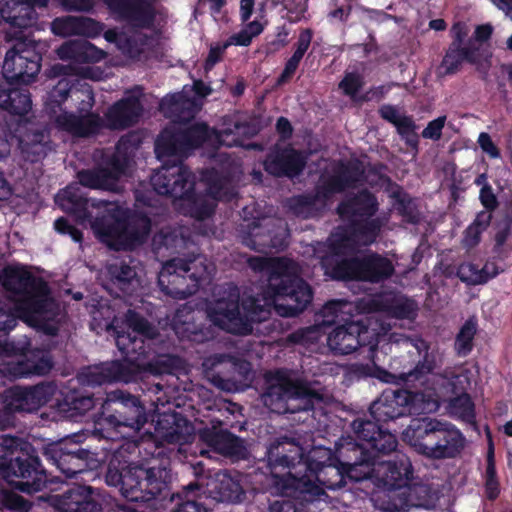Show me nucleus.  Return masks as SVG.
Listing matches in <instances>:
<instances>
[{
  "label": "nucleus",
  "instance_id": "obj_2",
  "mask_svg": "<svg viewBox=\"0 0 512 512\" xmlns=\"http://www.w3.org/2000/svg\"><path fill=\"white\" fill-rule=\"evenodd\" d=\"M351 428L358 441L350 436L342 437L335 450H328L327 454L347 470L349 480L360 482L371 476L375 458L395 451L398 441L394 434L366 417L354 419Z\"/></svg>",
  "mask_w": 512,
  "mask_h": 512
},
{
  "label": "nucleus",
  "instance_id": "obj_23",
  "mask_svg": "<svg viewBox=\"0 0 512 512\" xmlns=\"http://www.w3.org/2000/svg\"><path fill=\"white\" fill-rule=\"evenodd\" d=\"M411 345L418 354V360L404 368L398 375V378L404 383L415 384L417 382L423 384L427 381L429 375L434 374L436 369L443 365V353L439 347H432L424 338L417 336L410 339Z\"/></svg>",
  "mask_w": 512,
  "mask_h": 512
},
{
  "label": "nucleus",
  "instance_id": "obj_40",
  "mask_svg": "<svg viewBox=\"0 0 512 512\" xmlns=\"http://www.w3.org/2000/svg\"><path fill=\"white\" fill-rule=\"evenodd\" d=\"M173 330L181 341H189L197 344L214 339L215 333L211 325L206 326L202 322H196L193 313H188L184 320L177 313Z\"/></svg>",
  "mask_w": 512,
  "mask_h": 512
},
{
  "label": "nucleus",
  "instance_id": "obj_31",
  "mask_svg": "<svg viewBox=\"0 0 512 512\" xmlns=\"http://www.w3.org/2000/svg\"><path fill=\"white\" fill-rule=\"evenodd\" d=\"M49 503L57 512H102L90 486H76L61 495H52Z\"/></svg>",
  "mask_w": 512,
  "mask_h": 512
},
{
  "label": "nucleus",
  "instance_id": "obj_33",
  "mask_svg": "<svg viewBox=\"0 0 512 512\" xmlns=\"http://www.w3.org/2000/svg\"><path fill=\"white\" fill-rule=\"evenodd\" d=\"M152 421L157 435L169 444H184L192 435L191 422L179 412H162Z\"/></svg>",
  "mask_w": 512,
  "mask_h": 512
},
{
  "label": "nucleus",
  "instance_id": "obj_60",
  "mask_svg": "<svg viewBox=\"0 0 512 512\" xmlns=\"http://www.w3.org/2000/svg\"><path fill=\"white\" fill-rule=\"evenodd\" d=\"M33 351L31 340L25 335L18 339L0 340V355L2 356L23 357Z\"/></svg>",
  "mask_w": 512,
  "mask_h": 512
},
{
  "label": "nucleus",
  "instance_id": "obj_29",
  "mask_svg": "<svg viewBox=\"0 0 512 512\" xmlns=\"http://www.w3.org/2000/svg\"><path fill=\"white\" fill-rule=\"evenodd\" d=\"M413 476V468L408 458L395 461H378L375 458L372 465L371 476L378 486L393 491L406 487Z\"/></svg>",
  "mask_w": 512,
  "mask_h": 512
},
{
  "label": "nucleus",
  "instance_id": "obj_17",
  "mask_svg": "<svg viewBox=\"0 0 512 512\" xmlns=\"http://www.w3.org/2000/svg\"><path fill=\"white\" fill-rule=\"evenodd\" d=\"M74 438L75 436L65 437L43 447V455L47 461L55 465L67 478L87 471L93 460V453Z\"/></svg>",
  "mask_w": 512,
  "mask_h": 512
},
{
  "label": "nucleus",
  "instance_id": "obj_56",
  "mask_svg": "<svg viewBox=\"0 0 512 512\" xmlns=\"http://www.w3.org/2000/svg\"><path fill=\"white\" fill-rule=\"evenodd\" d=\"M451 412L467 423H474L476 418L475 404L471 396L464 392L449 402Z\"/></svg>",
  "mask_w": 512,
  "mask_h": 512
},
{
  "label": "nucleus",
  "instance_id": "obj_6",
  "mask_svg": "<svg viewBox=\"0 0 512 512\" xmlns=\"http://www.w3.org/2000/svg\"><path fill=\"white\" fill-rule=\"evenodd\" d=\"M169 471L163 466L145 467L111 460L105 473L108 486L131 502L164 500L170 495Z\"/></svg>",
  "mask_w": 512,
  "mask_h": 512
},
{
  "label": "nucleus",
  "instance_id": "obj_38",
  "mask_svg": "<svg viewBox=\"0 0 512 512\" xmlns=\"http://www.w3.org/2000/svg\"><path fill=\"white\" fill-rule=\"evenodd\" d=\"M48 0H0L4 21L16 28H28L36 22L35 7H45Z\"/></svg>",
  "mask_w": 512,
  "mask_h": 512
},
{
  "label": "nucleus",
  "instance_id": "obj_11",
  "mask_svg": "<svg viewBox=\"0 0 512 512\" xmlns=\"http://www.w3.org/2000/svg\"><path fill=\"white\" fill-rule=\"evenodd\" d=\"M321 265L325 275L336 281L377 284L389 279L395 272L393 262L377 252L342 259L323 258Z\"/></svg>",
  "mask_w": 512,
  "mask_h": 512
},
{
  "label": "nucleus",
  "instance_id": "obj_34",
  "mask_svg": "<svg viewBox=\"0 0 512 512\" xmlns=\"http://www.w3.org/2000/svg\"><path fill=\"white\" fill-rule=\"evenodd\" d=\"M368 312H380L396 319L414 320L417 317L418 305L415 300L405 296L379 294L365 304Z\"/></svg>",
  "mask_w": 512,
  "mask_h": 512
},
{
  "label": "nucleus",
  "instance_id": "obj_52",
  "mask_svg": "<svg viewBox=\"0 0 512 512\" xmlns=\"http://www.w3.org/2000/svg\"><path fill=\"white\" fill-rule=\"evenodd\" d=\"M349 223L351 233L363 241L364 244H372L380 234L382 222L379 218L354 219Z\"/></svg>",
  "mask_w": 512,
  "mask_h": 512
},
{
  "label": "nucleus",
  "instance_id": "obj_1",
  "mask_svg": "<svg viewBox=\"0 0 512 512\" xmlns=\"http://www.w3.org/2000/svg\"><path fill=\"white\" fill-rule=\"evenodd\" d=\"M3 289L18 297L15 311L30 327L47 336L60 330V307L51 296L48 283L23 265H9L0 273Z\"/></svg>",
  "mask_w": 512,
  "mask_h": 512
},
{
  "label": "nucleus",
  "instance_id": "obj_46",
  "mask_svg": "<svg viewBox=\"0 0 512 512\" xmlns=\"http://www.w3.org/2000/svg\"><path fill=\"white\" fill-rule=\"evenodd\" d=\"M364 170L359 165H343L340 171L322 182L328 192L333 196L345 189L354 187L363 176Z\"/></svg>",
  "mask_w": 512,
  "mask_h": 512
},
{
  "label": "nucleus",
  "instance_id": "obj_57",
  "mask_svg": "<svg viewBox=\"0 0 512 512\" xmlns=\"http://www.w3.org/2000/svg\"><path fill=\"white\" fill-rule=\"evenodd\" d=\"M126 323L132 330V335L145 337L146 339H154L156 337L155 327L141 314L136 311L128 310L126 314Z\"/></svg>",
  "mask_w": 512,
  "mask_h": 512
},
{
  "label": "nucleus",
  "instance_id": "obj_19",
  "mask_svg": "<svg viewBox=\"0 0 512 512\" xmlns=\"http://www.w3.org/2000/svg\"><path fill=\"white\" fill-rule=\"evenodd\" d=\"M42 56L25 42L15 43L7 52L2 75L9 85L29 84L41 69Z\"/></svg>",
  "mask_w": 512,
  "mask_h": 512
},
{
  "label": "nucleus",
  "instance_id": "obj_18",
  "mask_svg": "<svg viewBox=\"0 0 512 512\" xmlns=\"http://www.w3.org/2000/svg\"><path fill=\"white\" fill-rule=\"evenodd\" d=\"M377 331L370 327L368 317L345 320L337 325L327 337L329 348L339 355H348L359 347H369L370 350L377 346Z\"/></svg>",
  "mask_w": 512,
  "mask_h": 512
},
{
  "label": "nucleus",
  "instance_id": "obj_14",
  "mask_svg": "<svg viewBox=\"0 0 512 512\" xmlns=\"http://www.w3.org/2000/svg\"><path fill=\"white\" fill-rule=\"evenodd\" d=\"M210 138V128L206 123H194L186 128L167 127L155 141V153L158 159L172 157L171 165L183 163L193 150L201 147ZM164 165H169L164 163Z\"/></svg>",
  "mask_w": 512,
  "mask_h": 512
},
{
  "label": "nucleus",
  "instance_id": "obj_13",
  "mask_svg": "<svg viewBox=\"0 0 512 512\" xmlns=\"http://www.w3.org/2000/svg\"><path fill=\"white\" fill-rule=\"evenodd\" d=\"M206 271L207 267L200 254L174 258L160 271L158 285L164 294L174 299H186L198 289Z\"/></svg>",
  "mask_w": 512,
  "mask_h": 512
},
{
  "label": "nucleus",
  "instance_id": "obj_21",
  "mask_svg": "<svg viewBox=\"0 0 512 512\" xmlns=\"http://www.w3.org/2000/svg\"><path fill=\"white\" fill-rule=\"evenodd\" d=\"M86 97L87 100H82L78 107L79 114L63 111L56 118V123L62 130L81 138L95 136L106 127L102 117L91 111L95 103L94 95L89 93Z\"/></svg>",
  "mask_w": 512,
  "mask_h": 512
},
{
  "label": "nucleus",
  "instance_id": "obj_37",
  "mask_svg": "<svg viewBox=\"0 0 512 512\" xmlns=\"http://www.w3.org/2000/svg\"><path fill=\"white\" fill-rule=\"evenodd\" d=\"M0 108L6 110L11 115L18 116V128L26 127L29 123L28 113L32 109V100L30 92L25 87H14L5 84H0Z\"/></svg>",
  "mask_w": 512,
  "mask_h": 512
},
{
  "label": "nucleus",
  "instance_id": "obj_36",
  "mask_svg": "<svg viewBox=\"0 0 512 512\" xmlns=\"http://www.w3.org/2000/svg\"><path fill=\"white\" fill-rule=\"evenodd\" d=\"M53 366L54 362L50 350L34 348L33 352L21 357L20 360L8 363L7 373L15 379L32 375L44 376L52 370Z\"/></svg>",
  "mask_w": 512,
  "mask_h": 512
},
{
  "label": "nucleus",
  "instance_id": "obj_42",
  "mask_svg": "<svg viewBox=\"0 0 512 512\" xmlns=\"http://www.w3.org/2000/svg\"><path fill=\"white\" fill-rule=\"evenodd\" d=\"M313 36L314 32L311 28H304L300 30L297 40L293 45V54L286 61L284 69L277 78V85H284L292 79L304 55L311 46Z\"/></svg>",
  "mask_w": 512,
  "mask_h": 512
},
{
  "label": "nucleus",
  "instance_id": "obj_50",
  "mask_svg": "<svg viewBox=\"0 0 512 512\" xmlns=\"http://www.w3.org/2000/svg\"><path fill=\"white\" fill-rule=\"evenodd\" d=\"M391 197L395 200V208L403 221L414 225L420 223L421 212L416 201L409 194L403 192L398 186V189L392 192Z\"/></svg>",
  "mask_w": 512,
  "mask_h": 512
},
{
  "label": "nucleus",
  "instance_id": "obj_55",
  "mask_svg": "<svg viewBox=\"0 0 512 512\" xmlns=\"http://www.w3.org/2000/svg\"><path fill=\"white\" fill-rule=\"evenodd\" d=\"M184 238L180 235L179 230L171 227L162 228L153 236V245L156 249L165 248L171 253L178 252V248H182Z\"/></svg>",
  "mask_w": 512,
  "mask_h": 512
},
{
  "label": "nucleus",
  "instance_id": "obj_9",
  "mask_svg": "<svg viewBox=\"0 0 512 512\" xmlns=\"http://www.w3.org/2000/svg\"><path fill=\"white\" fill-rule=\"evenodd\" d=\"M269 385L263 394L266 406L278 413H297L314 411L321 406L324 394L313 387L312 383L300 378L287 368H279L269 373Z\"/></svg>",
  "mask_w": 512,
  "mask_h": 512
},
{
  "label": "nucleus",
  "instance_id": "obj_20",
  "mask_svg": "<svg viewBox=\"0 0 512 512\" xmlns=\"http://www.w3.org/2000/svg\"><path fill=\"white\" fill-rule=\"evenodd\" d=\"M56 389L54 382L47 381L33 386H12L6 391L4 410L7 414L36 412L53 398Z\"/></svg>",
  "mask_w": 512,
  "mask_h": 512
},
{
  "label": "nucleus",
  "instance_id": "obj_27",
  "mask_svg": "<svg viewBox=\"0 0 512 512\" xmlns=\"http://www.w3.org/2000/svg\"><path fill=\"white\" fill-rule=\"evenodd\" d=\"M211 324L235 335H248L252 332L251 323L242 316L238 296L228 300L219 299L208 311Z\"/></svg>",
  "mask_w": 512,
  "mask_h": 512
},
{
  "label": "nucleus",
  "instance_id": "obj_26",
  "mask_svg": "<svg viewBox=\"0 0 512 512\" xmlns=\"http://www.w3.org/2000/svg\"><path fill=\"white\" fill-rule=\"evenodd\" d=\"M267 467L274 481L290 473L303 459L301 446L287 436L274 439L265 453Z\"/></svg>",
  "mask_w": 512,
  "mask_h": 512
},
{
  "label": "nucleus",
  "instance_id": "obj_62",
  "mask_svg": "<svg viewBox=\"0 0 512 512\" xmlns=\"http://www.w3.org/2000/svg\"><path fill=\"white\" fill-rule=\"evenodd\" d=\"M65 401L70 410L75 411L77 414L84 415L96 406L97 399H95L91 393L72 391L66 395Z\"/></svg>",
  "mask_w": 512,
  "mask_h": 512
},
{
  "label": "nucleus",
  "instance_id": "obj_51",
  "mask_svg": "<svg viewBox=\"0 0 512 512\" xmlns=\"http://www.w3.org/2000/svg\"><path fill=\"white\" fill-rule=\"evenodd\" d=\"M181 360L178 356L171 354H162L156 358L146 361L143 365L141 378L143 380L147 375L160 376L163 374H173L180 367Z\"/></svg>",
  "mask_w": 512,
  "mask_h": 512
},
{
  "label": "nucleus",
  "instance_id": "obj_8",
  "mask_svg": "<svg viewBox=\"0 0 512 512\" xmlns=\"http://www.w3.org/2000/svg\"><path fill=\"white\" fill-rule=\"evenodd\" d=\"M144 339L131 333L118 335L116 343L123 358L88 368L79 374V381L92 387L114 382H138L148 354Z\"/></svg>",
  "mask_w": 512,
  "mask_h": 512
},
{
  "label": "nucleus",
  "instance_id": "obj_58",
  "mask_svg": "<svg viewBox=\"0 0 512 512\" xmlns=\"http://www.w3.org/2000/svg\"><path fill=\"white\" fill-rule=\"evenodd\" d=\"M161 105L163 108L167 107L172 113H183V116L179 115L181 120L193 118L195 114L194 101L185 99L180 93L164 98Z\"/></svg>",
  "mask_w": 512,
  "mask_h": 512
},
{
  "label": "nucleus",
  "instance_id": "obj_64",
  "mask_svg": "<svg viewBox=\"0 0 512 512\" xmlns=\"http://www.w3.org/2000/svg\"><path fill=\"white\" fill-rule=\"evenodd\" d=\"M317 203L311 193L293 196L288 199L289 209L297 216L308 218L316 210Z\"/></svg>",
  "mask_w": 512,
  "mask_h": 512
},
{
  "label": "nucleus",
  "instance_id": "obj_4",
  "mask_svg": "<svg viewBox=\"0 0 512 512\" xmlns=\"http://www.w3.org/2000/svg\"><path fill=\"white\" fill-rule=\"evenodd\" d=\"M0 474L21 492L31 494L46 488L48 475L35 447L11 435L0 436Z\"/></svg>",
  "mask_w": 512,
  "mask_h": 512
},
{
  "label": "nucleus",
  "instance_id": "obj_45",
  "mask_svg": "<svg viewBox=\"0 0 512 512\" xmlns=\"http://www.w3.org/2000/svg\"><path fill=\"white\" fill-rule=\"evenodd\" d=\"M364 170L359 165H343L340 171L322 182L328 192L333 196L345 189L354 187L363 176Z\"/></svg>",
  "mask_w": 512,
  "mask_h": 512
},
{
  "label": "nucleus",
  "instance_id": "obj_49",
  "mask_svg": "<svg viewBox=\"0 0 512 512\" xmlns=\"http://www.w3.org/2000/svg\"><path fill=\"white\" fill-rule=\"evenodd\" d=\"M492 218V214L486 211L476 214L473 222L463 232L462 245L464 248L470 250L479 245L481 236L490 226Z\"/></svg>",
  "mask_w": 512,
  "mask_h": 512
},
{
  "label": "nucleus",
  "instance_id": "obj_16",
  "mask_svg": "<svg viewBox=\"0 0 512 512\" xmlns=\"http://www.w3.org/2000/svg\"><path fill=\"white\" fill-rule=\"evenodd\" d=\"M287 235L282 221L270 217L254 218L247 224H241L238 229L241 243L259 253L283 250L288 245Z\"/></svg>",
  "mask_w": 512,
  "mask_h": 512
},
{
  "label": "nucleus",
  "instance_id": "obj_10",
  "mask_svg": "<svg viewBox=\"0 0 512 512\" xmlns=\"http://www.w3.org/2000/svg\"><path fill=\"white\" fill-rule=\"evenodd\" d=\"M403 439L418 454L430 459L454 458L465 446V437L453 424L436 418H413Z\"/></svg>",
  "mask_w": 512,
  "mask_h": 512
},
{
  "label": "nucleus",
  "instance_id": "obj_47",
  "mask_svg": "<svg viewBox=\"0 0 512 512\" xmlns=\"http://www.w3.org/2000/svg\"><path fill=\"white\" fill-rule=\"evenodd\" d=\"M66 201L67 211L81 224L89 223L91 225V222L95 218L92 209H96L97 212H99V201L94 199H88L69 193L66 197Z\"/></svg>",
  "mask_w": 512,
  "mask_h": 512
},
{
  "label": "nucleus",
  "instance_id": "obj_5",
  "mask_svg": "<svg viewBox=\"0 0 512 512\" xmlns=\"http://www.w3.org/2000/svg\"><path fill=\"white\" fill-rule=\"evenodd\" d=\"M91 228L99 241L109 248L127 251L147 241L151 222L147 216H133L126 209L100 200Z\"/></svg>",
  "mask_w": 512,
  "mask_h": 512
},
{
  "label": "nucleus",
  "instance_id": "obj_59",
  "mask_svg": "<svg viewBox=\"0 0 512 512\" xmlns=\"http://www.w3.org/2000/svg\"><path fill=\"white\" fill-rule=\"evenodd\" d=\"M73 87L74 84L64 76L49 92L47 106H49L54 112L56 109L62 111L61 106L71 95Z\"/></svg>",
  "mask_w": 512,
  "mask_h": 512
},
{
  "label": "nucleus",
  "instance_id": "obj_54",
  "mask_svg": "<svg viewBox=\"0 0 512 512\" xmlns=\"http://www.w3.org/2000/svg\"><path fill=\"white\" fill-rule=\"evenodd\" d=\"M476 333L477 323L466 320L455 337L454 350L458 357H466L472 352Z\"/></svg>",
  "mask_w": 512,
  "mask_h": 512
},
{
  "label": "nucleus",
  "instance_id": "obj_3",
  "mask_svg": "<svg viewBox=\"0 0 512 512\" xmlns=\"http://www.w3.org/2000/svg\"><path fill=\"white\" fill-rule=\"evenodd\" d=\"M260 269L268 273L264 296L281 317H295L304 312L313 300L311 286L296 273L294 262L285 257L265 260L252 257Z\"/></svg>",
  "mask_w": 512,
  "mask_h": 512
},
{
  "label": "nucleus",
  "instance_id": "obj_43",
  "mask_svg": "<svg viewBox=\"0 0 512 512\" xmlns=\"http://www.w3.org/2000/svg\"><path fill=\"white\" fill-rule=\"evenodd\" d=\"M107 275L111 283L125 294H131L133 283L138 282L137 272L125 260H116L107 266Z\"/></svg>",
  "mask_w": 512,
  "mask_h": 512
},
{
  "label": "nucleus",
  "instance_id": "obj_7",
  "mask_svg": "<svg viewBox=\"0 0 512 512\" xmlns=\"http://www.w3.org/2000/svg\"><path fill=\"white\" fill-rule=\"evenodd\" d=\"M150 181L158 195L181 200L185 216L203 221L215 213L216 201L196 193L195 174L186 165H164L151 176Z\"/></svg>",
  "mask_w": 512,
  "mask_h": 512
},
{
  "label": "nucleus",
  "instance_id": "obj_61",
  "mask_svg": "<svg viewBox=\"0 0 512 512\" xmlns=\"http://www.w3.org/2000/svg\"><path fill=\"white\" fill-rule=\"evenodd\" d=\"M34 137L35 140L30 143L20 139V147L23 157L26 161L31 163H37L47 155V145L41 140L43 134L36 133L34 134Z\"/></svg>",
  "mask_w": 512,
  "mask_h": 512
},
{
  "label": "nucleus",
  "instance_id": "obj_24",
  "mask_svg": "<svg viewBox=\"0 0 512 512\" xmlns=\"http://www.w3.org/2000/svg\"><path fill=\"white\" fill-rule=\"evenodd\" d=\"M61 60L70 61L69 64H54L51 72L54 76H73L79 74V68L73 64L96 63L104 59L105 52L87 40H72L63 43L57 49Z\"/></svg>",
  "mask_w": 512,
  "mask_h": 512
},
{
  "label": "nucleus",
  "instance_id": "obj_12",
  "mask_svg": "<svg viewBox=\"0 0 512 512\" xmlns=\"http://www.w3.org/2000/svg\"><path fill=\"white\" fill-rule=\"evenodd\" d=\"M437 407L438 403L424 392L387 389L371 403L369 414L373 419L371 421L383 429L380 423H387L406 415L432 412Z\"/></svg>",
  "mask_w": 512,
  "mask_h": 512
},
{
  "label": "nucleus",
  "instance_id": "obj_39",
  "mask_svg": "<svg viewBox=\"0 0 512 512\" xmlns=\"http://www.w3.org/2000/svg\"><path fill=\"white\" fill-rule=\"evenodd\" d=\"M306 469L312 472L314 478L324 489L336 490L342 488L349 479L347 470L336 463L331 454H328L327 459L323 462L308 458Z\"/></svg>",
  "mask_w": 512,
  "mask_h": 512
},
{
  "label": "nucleus",
  "instance_id": "obj_25",
  "mask_svg": "<svg viewBox=\"0 0 512 512\" xmlns=\"http://www.w3.org/2000/svg\"><path fill=\"white\" fill-rule=\"evenodd\" d=\"M307 160L308 154L303 150L292 145H276L266 154L263 168L271 176L293 179L302 174Z\"/></svg>",
  "mask_w": 512,
  "mask_h": 512
},
{
  "label": "nucleus",
  "instance_id": "obj_41",
  "mask_svg": "<svg viewBox=\"0 0 512 512\" xmlns=\"http://www.w3.org/2000/svg\"><path fill=\"white\" fill-rule=\"evenodd\" d=\"M201 179L206 184L207 196L213 200L230 202L235 198L236 191L231 184L229 174L216 168H208L202 172Z\"/></svg>",
  "mask_w": 512,
  "mask_h": 512
},
{
  "label": "nucleus",
  "instance_id": "obj_48",
  "mask_svg": "<svg viewBox=\"0 0 512 512\" xmlns=\"http://www.w3.org/2000/svg\"><path fill=\"white\" fill-rule=\"evenodd\" d=\"M78 182L87 188L114 191L113 177L102 166L77 172Z\"/></svg>",
  "mask_w": 512,
  "mask_h": 512
},
{
  "label": "nucleus",
  "instance_id": "obj_44",
  "mask_svg": "<svg viewBox=\"0 0 512 512\" xmlns=\"http://www.w3.org/2000/svg\"><path fill=\"white\" fill-rule=\"evenodd\" d=\"M201 490L202 486L197 481L184 486L182 494H176L179 501L170 512H209L202 496L199 495Z\"/></svg>",
  "mask_w": 512,
  "mask_h": 512
},
{
  "label": "nucleus",
  "instance_id": "obj_32",
  "mask_svg": "<svg viewBox=\"0 0 512 512\" xmlns=\"http://www.w3.org/2000/svg\"><path fill=\"white\" fill-rule=\"evenodd\" d=\"M144 112L139 96L127 95L111 105L105 113L106 127L124 130L136 125Z\"/></svg>",
  "mask_w": 512,
  "mask_h": 512
},
{
  "label": "nucleus",
  "instance_id": "obj_35",
  "mask_svg": "<svg viewBox=\"0 0 512 512\" xmlns=\"http://www.w3.org/2000/svg\"><path fill=\"white\" fill-rule=\"evenodd\" d=\"M378 210L377 197L366 188L347 196L336 208L339 217L347 222L354 219L371 218L375 216Z\"/></svg>",
  "mask_w": 512,
  "mask_h": 512
},
{
  "label": "nucleus",
  "instance_id": "obj_28",
  "mask_svg": "<svg viewBox=\"0 0 512 512\" xmlns=\"http://www.w3.org/2000/svg\"><path fill=\"white\" fill-rule=\"evenodd\" d=\"M199 437L211 450L231 462L246 460L249 457L244 440L227 429L204 428L200 430Z\"/></svg>",
  "mask_w": 512,
  "mask_h": 512
},
{
  "label": "nucleus",
  "instance_id": "obj_53",
  "mask_svg": "<svg viewBox=\"0 0 512 512\" xmlns=\"http://www.w3.org/2000/svg\"><path fill=\"white\" fill-rule=\"evenodd\" d=\"M218 499L222 502L238 503L245 497V491L239 480L229 475H223L215 486Z\"/></svg>",
  "mask_w": 512,
  "mask_h": 512
},
{
  "label": "nucleus",
  "instance_id": "obj_30",
  "mask_svg": "<svg viewBox=\"0 0 512 512\" xmlns=\"http://www.w3.org/2000/svg\"><path fill=\"white\" fill-rule=\"evenodd\" d=\"M301 465L304 467L302 476H297L291 471L280 477L278 481H274V485L283 495L313 502L325 493L324 487L317 482L311 471H307L306 461Z\"/></svg>",
  "mask_w": 512,
  "mask_h": 512
},
{
  "label": "nucleus",
  "instance_id": "obj_22",
  "mask_svg": "<svg viewBox=\"0 0 512 512\" xmlns=\"http://www.w3.org/2000/svg\"><path fill=\"white\" fill-rule=\"evenodd\" d=\"M103 3L115 20L134 30H149L154 27L156 10L150 0H103Z\"/></svg>",
  "mask_w": 512,
  "mask_h": 512
},
{
  "label": "nucleus",
  "instance_id": "obj_15",
  "mask_svg": "<svg viewBox=\"0 0 512 512\" xmlns=\"http://www.w3.org/2000/svg\"><path fill=\"white\" fill-rule=\"evenodd\" d=\"M105 420L115 428L128 427L140 431L148 421V413L139 396L116 389L107 393L103 404Z\"/></svg>",
  "mask_w": 512,
  "mask_h": 512
},
{
  "label": "nucleus",
  "instance_id": "obj_63",
  "mask_svg": "<svg viewBox=\"0 0 512 512\" xmlns=\"http://www.w3.org/2000/svg\"><path fill=\"white\" fill-rule=\"evenodd\" d=\"M0 512H35L31 503L14 492L0 493Z\"/></svg>",
  "mask_w": 512,
  "mask_h": 512
}]
</instances>
